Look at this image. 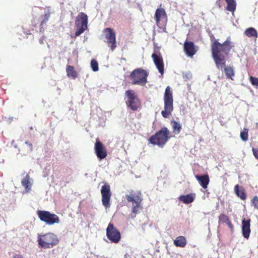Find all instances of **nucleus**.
I'll return each instance as SVG.
<instances>
[{"label": "nucleus", "mask_w": 258, "mask_h": 258, "mask_svg": "<svg viewBox=\"0 0 258 258\" xmlns=\"http://www.w3.org/2000/svg\"><path fill=\"white\" fill-rule=\"evenodd\" d=\"M227 6L226 10L229 12H233L236 7V3L235 0H225Z\"/></svg>", "instance_id": "obj_26"}, {"label": "nucleus", "mask_w": 258, "mask_h": 258, "mask_svg": "<svg viewBox=\"0 0 258 258\" xmlns=\"http://www.w3.org/2000/svg\"><path fill=\"white\" fill-rule=\"evenodd\" d=\"M148 72L141 68L134 70L130 75V79L132 83L135 85L145 86L147 83Z\"/></svg>", "instance_id": "obj_5"}, {"label": "nucleus", "mask_w": 258, "mask_h": 258, "mask_svg": "<svg viewBox=\"0 0 258 258\" xmlns=\"http://www.w3.org/2000/svg\"><path fill=\"white\" fill-rule=\"evenodd\" d=\"M195 177L203 188L205 189L207 188L210 182L209 177L208 174H206L203 175H196Z\"/></svg>", "instance_id": "obj_16"}, {"label": "nucleus", "mask_w": 258, "mask_h": 258, "mask_svg": "<svg viewBox=\"0 0 258 258\" xmlns=\"http://www.w3.org/2000/svg\"><path fill=\"white\" fill-rule=\"evenodd\" d=\"M170 138L169 130L166 127H163L155 135L151 136L148 141L152 145L163 148Z\"/></svg>", "instance_id": "obj_2"}, {"label": "nucleus", "mask_w": 258, "mask_h": 258, "mask_svg": "<svg viewBox=\"0 0 258 258\" xmlns=\"http://www.w3.org/2000/svg\"><path fill=\"white\" fill-rule=\"evenodd\" d=\"M44 18L42 20L41 23H40V29H42L43 28V26L44 25V24H45L48 20L49 17H50V13L49 12H47L44 15ZM40 31H41V30H40Z\"/></svg>", "instance_id": "obj_33"}, {"label": "nucleus", "mask_w": 258, "mask_h": 258, "mask_svg": "<svg viewBox=\"0 0 258 258\" xmlns=\"http://www.w3.org/2000/svg\"><path fill=\"white\" fill-rule=\"evenodd\" d=\"M248 130L247 128H244L243 130V131L240 133V138L243 141H246L248 140Z\"/></svg>", "instance_id": "obj_30"}, {"label": "nucleus", "mask_w": 258, "mask_h": 258, "mask_svg": "<svg viewBox=\"0 0 258 258\" xmlns=\"http://www.w3.org/2000/svg\"><path fill=\"white\" fill-rule=\"evenodd\" d=\"M125 95L127 97L126 104L128 107L133 111L137 110L140 106V102L135 92L132 90H128L125 92Z\"/></svg>", "instance_id": "obj_8"}, {"label": "nucleus", "mask_w": 258, "mask_h": 258, "mask_svg": "<svg viewBox=\"0 0 258 258\" xmlns=\"http://www.w3.org/2000/svg\"><path fill=\"white\" fill-rule=\"evenodd\" d=\"M251 205L254 209L258 210V197L255 196L251 200Z\"/></svg>", "instance_id": "obj_35"}, {"label": "nucleus", "mask_w": 258, "mask_h": 258, "mask_svg": "<svg viewBox=\"0 0 258 258\" xmlns=\"http://www.w3.org/2000/svg\"><path fill=\"white\" fill-rule=\"evenodd\" d=\"M224 68L225 73L227 78L233 80V77L234 76V68L232 67H225V66L222 69H220L222 70Z\"/></svg>", "instance_id": "obj_25"}, {"label": "nucleus", "mask_w": 258, "mask_h": 258, "mask_svg": "<svg viewBox=\"0 0 258 258\" xmlns=\"http://www.w3.org/2000/svg\"><path fill=\"white\" fill-rule=\"evenodd\" d=\"M22 185L26 189L30 188V176L27 174L25 177L22 180Z\"/></svg>", "instance_id": "obj_28"}, {"label": "nucleus", "mask_w": 258, "mask_h": 258, "mask_svg": "<svg viewBox=\"0 0 258 258\" xmlns=\"http://www.w3.org/2000/svg\"><path fill=\"white\" fill-rule=\"evenodd\" d=\"M163 100L164 110L161 111V114L164 118H167L171 115L173 111V93L169 86H167L165 89Z\"/></svg>", "instance_id": "obj_3"}, {"label": "nucleus", "mask_w": 258, "mask_h": 258, "mask_svg": "<svg viewBox=\"0 0 258 258\" xmlns=\"http://www.w3.org/2000/svg\"><path fill=\"white\" fill-rule=\"evenodd\" d=\"M211 38L214 39L211 45L213 58L217 68L222 69L226 64V56L228 55L234 45L230 37L222 43L215 39V37L213 35L211 36Z\"/></svg>", "instance_id": "obj_1"}, {"label": "nucleus", "mask_w": 258, "mask_h": 258, "mask_svg": "<svg viewBox=\"0 0 258 258\" xmlns=\"http://www.w3.org/2000/svg\"><path fill=\"white\" fill-rule=\"evenodd\" d=\"M252 151L254 157L258 160V148H252Z\"/></svg>", "instance_id": "obj_37"}, {"label": "nucleus", "mask_w": 258, "mask_h": 258, "mask_svg": "<svg viewBox=\"0 0 258 258\" xmlns=\"http://www.w3.org/2000/svg\"><path fill=\"white\" fill-rule=\"evenodd\" d=\"M25 144L27 145V147H28V148H27V153H30L33 150V146H32V144L28 142V141H26L25 142Z\"/></svg>", "instance_id": "obj_36"}, {"label": "nucleus", "mask_w": 258, "mask_h": 258, "mask_svg": "<svg viewBox=\"0 0 258 258\" xmlns=\"http://www.w3.org/2000/svg\"><path fill=\"white\" fill-rule=\"evenodd\" d=\"M94 150L97 157L100 160H102L107 156L106 150L102 143L99 141H96L95 144Z\"/></svg>", "instance_id": "obj_11"}, {"label": "nucleus", "mask_w": 258, "mask_h": 258, "mask_svg": "<svg viewBox=\"0 0 258 258\" xmlns=\"http://www.w3.org/2000/svg\"><path fill=\"white\" fill-rule=\"evenodd\" d=\"M166 17V13L163 8H158L156 10L155 14V20L156 23L158 24L162 18Z\"/></svg>", "instance_id": "obj_19"}, {"label": "nucleus", "mask_w": 258, "mask_h": 258, "mask_svg": "<svg viewBox=\"0 0 258 258\" xmlns=\"http://www.w3.org/2000/svg\"><path fill=\"white\" fill-rule=\"evenodd\" d=\"M234 190L237 196L242 200L246 198V195L243 187L239 186L238 184L234 186Z\"/></svg>", "instance_id": "obj_20"}, {"label": "nucleus", "mask_w": 258, "mask_h": 258, "mask_svg": "<svg viewBox=\"0 0 258 258\" xmlns=\"http://www.w3.org/2000/svg\"><path fill=\"white\" fill-rule=\"evenodd\" d=\"M66 72L69 78L75 79L77 77V73L75 70L74 67L72 66L68 65L67 66Z\"/></svg>", "instance_id": "obj_24"}, {"label": "nucleus", "mask_w": 258, "mask_h": 258, "mask_svg": "<svg viewBox=\"0 0 258 258\" xmlns=\"http://www.w3.org/2000/svg\"><path fill=\"white\" fill-rule=\"evenodd\" d=\"M106 235L108 238L113 242V224L110 223L106 229Z\"/></svg>", "instance_id": "obj_27"}, {"label": "nucleus", "mask_w": 258, "mask_h": 258, "mask_svg": "<svg viewBox=\"0 0 258 258\" xmlns=\"http://www.w3.org/2000/svg\"><path fill=\"white\" fill-rule=\"evenodd\" d=\"M125 198L128 202H132V205L135 204H141L142 199L141 198V194L140 191H132L130 195H125Z\"/></svg>", "instance_id": "obj_13"}, {"label": "nucleus", "mask_w": 258, "mask_h": 258, "mask_svg": "<svg viewBox=\"0 0 258 258\" xmlns=\"http://www.w3.org/2000/svg\"><path fill=\"white\" fill-rule=\"evenodd\" d=\"M121 238L120 233L116 229L114 228V243H118Z\"/></svg>", "instance_id": "obj_31"}, {"label": "nucleus", "mask_w": 258, "mask_h": 258, "mask_svg": "<svg viewBox=\"0 0 258 258\" xmlns=\"http://www.w3.org/2000/svg\"><path fill=\"white\" fill-rule=\"evenodd\" d=\"M77 29L75 33V37L82 34L88 28V16L83 13H80L77 16L75 23Z\"/></svg>", "instance_id": "obj_6"}, {"label": "nucleus", "mask_w": 258, "mask_h": 258, "mask_svg": "<svg viewBox=\"0 0 258 258\" xmlns=\"http://www.w3.org/2000/svg\"><path fill=\"white\" fill-rule=\"evenodd\" d=\"M154 64L161 75L164 72V64L163 59L160 52H154L151 56Z\"/></svg>", "instance_id": "obj_10"}, {"label": "nucleus", "mask_w": 258, "mask_h": 258, "mask_svg": "<svg viewBox=\"0 0 258 258\" xmlns=\"http://www.w3.org/2000/svg\"><path fill=\"white\" fill-rule=\"evenodd\" d=\"M249 81L253 86H255L256 87H258L257 78L253 76H250L249 78Z\"/></svg>", "instance_id": "obj_34"}, {"label": "nucleus", "mask_w": 258, "mask_h": 258, "mask_svg": "<svg viewBox=\"0 0 258 258\" xmlns=\"http://www.w3.org/2000/svg\"><path fill=\"white\" fill-rule=\"evenodd\" d=\"M91 67L92 70L94 72H97L98 71V70H99L98 63L96 59H92V60L91 61Z\"/></svg>", "instance_id": "obj_32"}, {"label": "nucleus", "mask_w": 258, "mask_h": 258, "mask_svg": "<svg viewBox=\"0 0 258 258\" xmlns=\"http://www.w3.org/2000/svg\"><path fill=\"white\" fill-rule=\"evenodd\" d=\"M37 214L39 219L45 223L47 225H52L59 223V218L55 214L51 213L49 211L38 210Z\"/></svg>", "instance_id": "obj_7"}, {"label": "nucleus", "mask_w": 258, "mask_h": 258, "mask_svg": "<svg viewBox=\"0 0 258 258\" xmlns=\"http://www.w3.org/2000/svg\"><path fill=\"white\" fill-rule=\"evenodd\" d=\"M241 225L242 235L245 238L248 239L249 237L251 232L250 228V219H248L247 220H245V219L244 218L242 220Z\"/></svg>", "instance_id": "obj_15"}, {"label": "nucleus", "mask_w": 258, "mask_h": 258, "mask_svg": "<svg viewBox=\"0 0 258 258\" xmlns=\"http://www.w3.org/2000/svg\"><path fill=\"white\" fill-rule=\"evenodd\" d=\"M39 245L44 248H50L57 244L59 239L54 233L49 232L38 237Z\"/></svg>", "instance_id": "obj_4"}, {"label": "nucleus", "mask_w": 258, "mask_h": 258, "mask_svg": "<svg viewBox=\"0 0 258 258\" xmlns=\"http://www.w3.org/2000/svg\"><path fill=\"white\" fill-rule=\"evenodd\" d=\"M101 193L103 205L106 208L110 207V200L111 195L110 186L107 184L103 185L101 187Z\"/></svg>", "instance_id": "obj_9"}, {"label": "nucleus", "mask_w": 258, "mask_h": 258, "mask_svg": "<svg viewBox=\"0 0 258 258\" xmlns=\"http://www.w3.org/2000/svg\"><path fill=\"white\" fill-rule=\"evenodd\" d=\"M104 41L109 44L111 49H113V30L110 28L105 29L102 33Z\"/></svg>", "instance_id": "obj_14"}, {"label": "nucleus", "mask_w": 258, "mask_h": 258, "mask_svg": "<svg viewBox=\"0 0 258 258\" xmlns=\"http://www.w3.org/2000/svg\"><path fill=\"white\" fill-rule=\"evenodd\" d=\"M196 198V194L191 193L186 195H181L179 197V200L184 204H188L194 202Z\"/></svg>", "instance_id": "obj_18"}, {"label": "nucleus", "mask_w": 258, "mask_h": 258, "mask_svg": "<svg viewBox=\"0 0 258 258\" xmlns=\"http://www.w3.org/2000/svg\"><path fill=\"white\" fill-rule=\"evenodd\" d=\"M170 123L172 125L173 133L175 135L179 134L182 129L180 123L174 120H171Z\"/></svg>", "instance_id": "obj_22"}, {"label": "nucleus", "mask_w": 258, "mask_h": 258, "mask_svg": "<svg viewBox=\"0 0 258 258\" xmlns=\"http://www.w3.org/2000/svg\"><path fill=\"white\" fill-rule=\"evenodd\" d=\"M141 204H135L133 205V213H134V215H132V218H135L136 216V214L139 213V210L141 208Z\"/></svg>", "instance_id": "obj_29"}, {"label": "nucleus", "mask_w": 258, "mask_h": 258, "mask_svg": "<svg viewBox=\"0 0 258 258\" xmlns=\"http://www.w3.org/2000/svg\"><path fill=\"white\" fill-rule=\"evenodd\" d=\"M13 258H23V256L20 254H16L13 256Z\"/></svg>", "instance_id": "obj_38"}, {"label": "nucleus", "mask_w": 258, "mask_h": 258, "mask_svg": "<svg viewBox=\"0 0 258 258\" xmlns=\"http://www.w3.org/2000/svg\"><path fill=\"white\" fill-rule=\"evenodd\" d=\"M184 51L186 55L190 57L197 53L198 49L193 42L185 41L183 45Z\"/></svg>", "instance_id": "obj_12"}, {"label": "nucleus", "mask_w": 258, "mask_h": 258, "mask_svg": "<svg viewBox=\"0 0 258 258\" xmlns=\"http://www.w3.org/2000/svg\"><path fill=\"white\" fill-rule=\"evenodd\" d=\"M114 44L115 43V35L114 34V41H113ZM115 47V45H114V48Z\"/></svg>", "instance_id": "obj_39"}, {"label": "nucleus", "mask_w": 258, "mask_h": 258, "mask_svg": "<svg viewBox=\"0 0 258 258\" xmlns=\"http://www.w3.org/2000/svg\"><path fill=\"white\" fill-rule=\"evenodd\" d=\"M244 34L248 37H254L255 39L258 37L257 32L253 27L247 28L244 32Z\"/></svg>", "instance_id": "obj_23"}, {"label": "nucleus", "mask_w": 258, "mask_h": 258, "mask_svg": "<svg viewBox=\"0 0 258 258\" xmlns=\"http://www.w3.org/2000/svg\"><path fill=\"white\" fill-rule=\"evenodd\" d=\"M218 223H225L227 224L228 227L230 229L231 231H233L234 229V226L231 223L229 218L228 216L224 214H221L218 217Z\"/></svg>", "instance_id": "obj_17"}, {"label": "nucleus", "mask_w": 258, "mask_h": 258, "mask_svg": "<svg viewBox=\"0 0 258 258\" xmlns=\"http://www.w3.org/2000/svg\"><path fill=\"white\" fill-rule=\"evenodd\" d=\"M186 243V238L183 236H179L174 240V244L177 247H184Z\"/></svg>", "instance_id": "obj_21"}]
</instances>
